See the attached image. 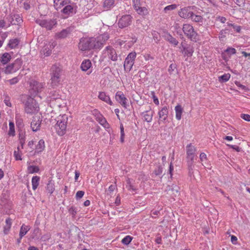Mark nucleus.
I'll use <instances>...</instances> for the list:
<instances>
[{
  "instance_id": "864d4df0",
  "label": "nucleus",
  "mask_w": 250,
  "mask_h": 250,
  "mask_svg": "<svg viewBox=\"0 0 250 250\" xmlns=\"http://www.w3.org/2000/svg\"><path fill=\"white\" fill-rule=\"evenodd\" d=\"M240 117L246 121H250V115L249 114H241L240 115Z\"/></svg>"
},
{
  "instance_id": "e2e57ef3",
  "label": "nucleus",
  "mask_w": 250,
  "mask_h": 250,
  "mask_svg": "<svg viewBox=\"0 0 250 250\" xmlns=\"http://www.w3.org/2000/svg\"><path fill=\"white\" fill-rule=\"evenodd\" d=\"M69 212L71 213L73 215H75L77 211L74 207H71L69 209Z\"/></svg>"
},
{
  "instance_id": "a18cd8bd",
  "label": "nucleus",
  "mask_w": 250,
  "mask_h": 250,
  "mask_svg": "<svg viewBox=\"0 0 250 250\" xmlns=\"http://www.w3.org/2000/svg\"><path fill=\"white\" fill-rule=\"evenodd\" d=\"M55 190L54 185L51 182H49L46 186V190L50 193L52 194Z\"/></svg>"
},
{
  "instance_id": "c03bdc74",
  "label": "nucleus",
  "mask_w": 250,
  "mask_h": 250,
  "mask_svg": "<svg viewBox=\"0 0 250 250\" xmlns=\"http://www.w3.org/2000/svg\"><path fill=\"white\" fill-rule=\"evenodd\" d=\"M178 6L176 4L169 5L165 7L164 9V11L167 13L168 11H172L175 10L177 8Z\"/></svg>"
},
{
  "instance_id": "f704fd0d",
  "label": "nucleus",
  "mask_w": 250,
  "mask_h": 250,
  "mask_svg": "<svg viewBox=\"0 0 250 250\" xmlns=\"http://www.w3.org/2000/svg\"><path fill=\"white\" fill-rule=\"evenodd\" d=\"M21 148L19 146L17 147V150H15L14 152V156L16 160H21L22 153L20 150Z\"/></svg>"
},
{
  "instance_id": "f8f14e48",
  "label": "nucleus",
  "mask_w": 250,
  "mask_h": 250,
  "mask_svg": "<svg viewBox=\"0 0 250 250\" xmlns=\"http://www.w3.org/2000/svg\"><path fill=\"white\" fill-rule=\"evenodd\" d=\"M36 22L42 27L46 28L47 30H50L57 24L56 20L52 19H37Z\"/></svg>"
},
{
  "instance_id": "052dcab7",
  "label": "nucleus",
  "mask_w": 250,
  "mask_h": 250,
  "mask_svg": "<svg viewBox=\"0 0 250 250\" xmlns=\"http://www.w3.org/2000/svg\"><path fill=\"white\" fill-rule=\"evenodd\" d=\"M231 26H232L234 30L237 32H239L241 31V28L240 26H237L232 24H231Z\"/></svg>"
},
{
  "instance_id": "6e6d98bb",
  "label": "nucleus",
  "mask_w": 250,
  "mask_h": 250,
  "mask_svg": "<svg viewBox=\"0 0 250 250\" xmlns=\"http://www.w3.org/2000/svg\"><path fill=\"white\" fill-rule=\"evenodd\" d=\"M143 57L146 61L154 59V58L150 54H145L143 55Z\"/></svg>"
},
{
  "instance_id": "c85d7f7f",
  "label": "nucleus",
  "mask_w": 250,
  "mask_h": 250,
  "mask_svg": "<svg viewBox=\"0 0 250 250\" xmlns=\"http://www.w3.org/2000/svg\"><path fill=\"white\" fill-rule=\"evenodd\" d=\"M12 220L10 218H8L5 220V225L3 228V233L4 234H7L9 232L11 226H12Z\"/></svg>"
},
{
  "instance_id": "6e6552de",
  "label": "nucleus",
  "mask_w": 250,
  "mask_h": 250,
  "mask_svg": "<svg viewBox=\"0 0 250 250\" xmlns=\"http://www.w3.org/2000/svg\"><path fill=\"white\" fill-rule=\"evenodd\" d=\"M44 88V84L36 81H32L30 83L29 90L31 95L35 96L39 93L41 92Z\"/></svg>"
},
{
  "instance_id": "3c124183",
  "label": "nucleus",
  "mask_w": 250,
  "mask_h": 250,
  "mask_svg": "<svg viewBox=\"0 0 250 250\" xmlns=\"http://www.w3.org/2000/svg\"><path fill=\"white\" fill-rule=\"evenodd\" d=\"M200 160L203 165V163L207 160V157L206 154L204 152L201 153L200 154Z\"/></svg>"
},
{
  "instance_id": "f03ea898",
  "label": "nucleus",
  "mask_w": 250,
  "mask_h": 250,
  "mask_svg": "<svg viewBox=\"0 0 250 250\" xmlns=\"http://www.w3.org/2000/svg\"><path fill=\"white\" fill-rule=\"evenodd\" d=\"M56 124L54 128L56 133L59 136H63L66 132L68 116L65 114H60L55 118Z\"/></svg>"
},
{
  "instance_id": "9d476101",
  "label": "nucleus",
  "mask_w": 250,
  "mask_h": 250,
  "mask_svg": "<svg viewBox=\"0 0 250 250\" xmlns=\"http://www.w3.org/2000/svg\"><path fill=\"white\" fill-rule=\"evenodd\" d=\"M93 41H94L93 38L81 39L79 43V48L82 51L95 48Z\"/></svg>"
},
{
  "instance_id": "bf43d9fd",
  "label": "nucleus",
  "mask_w": 250,
  "mask_h": 250,
  "mask_svg": "<svg viewBox=\"0 0 250 250\" xmlns=\"http://www.w3.org/2000/svg\"><path fill=\"white\" fill-rule=\"evenodd\" d=\"M4 102L5 103V104L7 106H9V107H11L12 106V104L10 101V99H9V97H6L4 100Z\"/></svg>"
},
{
  "instance_id": "ddd939ff",
  "label": "nucleus",
  "mask_w": 250,
  "mask_h": 250,
  "mask_svg": "<svg viewBox=\"0 0 250 250\" xmlns=\"http://www.w3.org/2000/svg\"><path fill=\"white\" fill-rule=\"evenodd\" d=\"M182 29L187 38L191 40L195 39L197 33L194 31L193 26L191 24L188 23L184 24Z\"/></svg>"
},
{
  "instance_id": "6ab92c4d",
  "label": "nucleus",
  "mask_w": 250,
  "mask_h": 250,
  "mask_svg": "<svg viewBox=\"0 0 250 250\" xmlns=\"http://www.w3.org/2000/svg\"><path fill=\"white\" fill-rule=\"evenodd\" d=\"M96 117V120L98 121L99 124L102 125L105 129H109L110 128V125L107 123L105 118L99 113L97 110L95 111L94 113Z\"/></svg>"
},
{
  "instance_id": "a19ab883",
  "label": "nucleus",
  "mask_w": 250,
  "mask_h": 250,
  "mask_svg": "<svg viewBox=\"0 0 250 250\" xmlns=\"http://www.w3.org/2000/svg\"><path fill=\"white\" fill-rule=\"evenodd\" d=\"M73 11V7L70 5H66L62 11L64 14H70V13H72Z\"/></svg>"
},
{
  "instance_id": "ea45409f",
  "label": "nucleus",
  "mask_w": 250,
  "mask_h": 250,
  "mask_svg": "<svg viewBox=\"0 0 250 250\" xmlns=\"http://www.w3.org/2000/svg\"><path fill=\"white\" fill-rule=\"evenodd\" d=\"M9 129L8 131V135L10 136H14L15 135V126L13 122H10L9 123Z\"/></svg>"
},
{
  "instance_id": "e433bc0d",
  "label": "nucleus",
  "mask_w": 250,
  "mask_h": 250,
  "mask_svg": "<svg viewBox=\"0 0 250 250\" xmlns=\"http://www.w3.org/2000/svg\"><path fill=\"white\" fill-rule=\"evenodd\" d=\"M230 78V74L229 73H226L221 76H219L218 77V81L220 83L226 82L229 80Z\"/></svg>"
},
{
  "instance_id": "774afa93",
  "label": "nucleus",
  "mask_w": 250,
  "mask_h": 250,
  "mask_svg": "<svg viewBox=\"0 0 250 250\" xmlns=\"http://www.w3.org/2000/svg\"><path fill=\"white\" fill-rule=\"evenodd\" d=\"M120 202H121V198H120V197L119 196V195H118L117 196V197L116 198L115 203L116 204V205L117 206H118L120 205Z\"/></svg>"
},
{
  "instance_id": "338daca9",
  "label": "nucleus",
  "mask_w": 250,
  "mask_h": 250,
  "mask_svg": "<svg viewBox=\"0 0 250 250\" xmlns=\"http://www.w3.org/2000/svg\"><path fill=\"white\" fill-rule=\"evenodd\" d=\"M120 133L121 136H125V131H124V127L123 125L122 124L120 125Z\"/></svg>"
},
{
  "instance_id": "603ef678",
  "label": "nucleus",
  "mask_w": 250,
  "mask_h": 250,
  "mask_svg": "<svg viewBox=\"0 0 250 250\" xmlns=\"http://www.w3.org/2000/svg\"><path fill=\"white\" fill-rule=\"evenodd\" d=\"M226 52H228L229 54L230 55H233V54H235L236 52V50L235 48H232V47H229V48H228L226 50Z\"/></svg>"
},
{
  "instance_id": "a211bd4d",
  "label": "nucleus",
  "mask_w": 250,
  "mask_h": 250,
  "mask_svg": "<svg viewBox=\"0 0 250 250\" xmlns=\"http://www.w3.org/2000/svg\"><path fill=\"white\" fill-rule=\"evenodd\" d=\"M193 7L192 6H187L182 8L178 11V15L181 18L185 19L190 18L191 15L192 14L191 10L193 9Z\"/></svg>"
},
{
  "instance_id": "680f3d73",
  "label": "nucleus",
  "mask_w": 250,
  "mask_h": 250,
  "mask_svg": "<svg viewBox=\"0 0 250 250\" xmlns=\"http://www.w3.org/2000/svg\"><path fill=\"white\" fill-rule=\"evenodd\" d=\"M6 27V22L3 20H0V28H5Z\"/></svg>"
},
{
  "instance_id": "49530a36",
  "label": "nucleus",
  "mask_w": 250,
  "mask_h": 250,
  "mask_svg": "<svg viewBox=\"0 0 250 250\" xmlns=\"http://www.w3.org/2000/svg\"><path fill=\"white\" fill-rule=\"evenodd\" d=\"M15 119L16 124L18 125H21L23 123V120L21 118V115L19 113H16Z\"/></svg>"
},
{
  "instance_id": "7ed1b4c3",
  "label": "nucleus",
  "mask_w": 250,
  "mask_h": 250,
  "mask_svg": "<svg viewBox=\"0 0 250 250\" xmlns=\"http://www.w3.org/2000/svg\"><path fill=\"white\" fill-rule=\"evenodd\" d=\"M196 147L191 144L188 145L186 146V154L188 165L189 168L192 169L194 160H195Z\"/></svg>"
},
{
  "instance_id": "c756f323",
  "label": "nucleus",
  "mask_w": 250,
  "mask_h": 250,
  "mask_svg": "<svg viewBox=\"0 0 250 250\" xmlns=\"http://www.w3.org/2000/svg\"><path fill=\"white\" fill-rule=\"evenodd\" d=\"M11 59V56L8 53H4L0 57V62L3 64H5L8 63Z\"/></svg>"
},
{
  "instance_id": "412c9836",
  "label": "nucleus",
  "mask_w": 250,
  "mask_h": 250,
  "mask_svg": "<svg viewBox=\"0 0 250 250\" xmlns=\"http://www.w3.org/2000/svg\"><path fill=\"white\" fill-rule=\"evenodd\" d=\"M8 19V21L10 22V24L13 25H18L22 22V20L19 15H13L11 16Z\"/></svg>"
},
{
  "instance_id": "a878e982",
  "label": "nucleus",
  "mask_w": 250,
  "mask_h": 250,
  "mask_svg": "<svg viewBox=\"0 0 250 250\" xmlns=\"http://www.w3.org/2000/svg\"><path fill=\"white\" fill-rule=\"evenodd\" d=\"M41 121L39 119L37 120L34 118L31 123V127L33 131H37L40 129Z\"/></svg>"
},
{
  "instance_id": "7c9ffc66",
  "label": "nucleus",
  "mask_w": 250,
  "mask_h": 250,
  "mask_svg": "<svg viewBox=\"0 0 250 250\" xmlns=\"http://www.w3.org/2000/svg\"><path fill=\"white\" fill-rule=\"evenodd\" d=\"M30 229V227L25 225V224H23L21 226L19 233V236L21 237V239H22V238L28 232Z\"/></svg>"
},
{
  "instance_id": "de8ad7c7",
  "label": "nucleus",
  "mask_w": 250,
  "mask_h": 250,
  "mask_svg": "<svg viewBox=\"0 0 250 250\" xmlns=\"http://www.w3.org/2000/svg\"><path fill=\"white\" fill-rule=\"evenodd\" d=\"M132 240V237L131 236L127 235L122 239V242L125 245H128L131 242Z\"/></svg>"
},
{
  "instance_id": "2eb2a0df",
  "label": "nucleus",
  "mask_w": 250,
  "mask_h": 250,
  "mask_svg": "<svg viewBox=\"0 0 250 250\" xmlns=\"http://www.w3.org/2000/svg\"><path fill=\"white\" fill-rule=\"evenodd\" d=\"M81 70L87 75H90L93 71L92 64L91 61L89 59L83 60L81 64Z\"/></svg>"
},
{
  "instance_id": "69168bd1",
  "label": "nucleus",
  "mask_w": 250,
  "mask_h": 250,
  "mask_svg": "<svg viewBox=\"0 0 250 250\" xmlns=\"http://www.w3.org/2000/svg\"><path fill=\"white\" fill-rule=\"evenodd\" d=\"M237 241V238L234 236L232 235L231 236V241L233 244H236Z\"/></svg>"
},
{
  "instance_id": "bb28decb",
  "label": "nucleus",
  "mask_w": 250,
  "mask_h": 250,
  "mask_svg": "<svg viewBox=\"0 0 250 250\" xmlns=\"http://www.w3.org/2000/svg\"><path fill=\"white\" fill-rule=\"evenodd\" d=\"M69 2L70 1L67 0H54V6L56 10H59Z\"/></svg>"
},
{
  "instance_id": "1a4fd4ad",
  "label": "nucleus",
  "mask_w": 250,
  "mask_h": 250,
  "mask_svg": "<svg viewBox=\"0 0 250 250\" xmlns=\"http://www.w3.org/2000/svg\"><path fill=\"white\" fill-rule=\"evenodd\" d=\"M109 36L107 33H104L101 34L96 38H93V43L95 49H100L105 43L109 39Z\"/></svg>"
},
{
  "instance_id": "423d86ee",
  "label": "nucleus",
  "mask_w": 250,
  "mask_h": 250,
  "mask_svg": "<svg viewBox=\"0 0 250 250\" xmlns=\"http://www.w3.org/2000/svg\"><path fill=\"white\" fill-rule=\"evenodd\" d=\"M50 104L53 108H60L64 106V100L62 99L58 92H54L50 97Z\"/></svg>"
},
{
  "instance_id": "f3484780",
  "label": "nucleus",
  "mask_w": 250,
  "mask_h": 250,
  "mask_svg": "<svg viewBox=\"0 0 250 250\" xmlns=\"http://www.w3.org/2000/svg\"><path fill=\"white\" fill-rule=\"evenodd\" d=\"M56 45V43L55 42H49L46 43L44 46L42 50L41 53L44 57H48L52 53V49Z\"/></svg>"
},
{
  "instance_id": "13d9d810",
  "label": "nucleus",
  "mask_w": 250,
  "mask_h": 250,
  "mask_svg": "<svg viewBox=\"0 0 250 250\" xmlns=\"http://www.w3.org/2000/svg\"><path fill=\"white\" fill-rule=\"evenodd\" d=\"M162 173V168L160 167V166H159L158 167V168L156 170H155L154 171V173L156 175H159L160 174H161Z\"/></svg>"
},
{
  "instance_id": "2f4dec72",
  "label": "nucleus",
  "mask_w": 250,
  "mask_h": 250,
  "mask_svg": "<svg viewBox=\"0 0 250 250\" xmlns=\"http://www.w3.org/2000/svg\"><path fill=\"white\" fill-rule=\"evenodd\" d=\"M40 177L38 176H33L31 180L32 189L35 190L39 185Z\"/></svg>"
},
{
  "instance_id": "8fccbe9b",
  "label": "nucleus",
  "mask_w": 250,
  "mask_h": 250,
  "mask_svg": "<svg viewBox=\"0 0 250 250\" xmlns=\"http://www.w3.org/2000/svg\"><path fill=\"white\" fill-rule=\"evenodd\" d=\"M151 94L154 103L157 105H159V101L158 98L156 96V95L155 94V92L154 91H151Z\"/></svg>"
},
{
  "instance_id": "5fc2aeb1",
  "label": "nucleus",
  "mask_w": 250,
  "mask_h": 250,
  "mask_svg": "<svg viewBox=\"0 0 250 250\" xmlns=\"http://www.w3.org/2000/svg\"><path fill=\"white\" fill-rule=\"evenodd\" d=\"M84 194V192L82 190L78 191L77 192L76 194V197L77 199L82 198Z\"/></svg>"
},
{
  "instance_id": "58836bf2",
  "label": "nucleus",
  "mask_w": 250,
  "mask_h": 250,
  "mask_svg": "<svg viewBox=\"0 0 250 250\" xmlns=\"http://www.w3.org/2000/svg\"><path fill=\"white\" fill-rule=\"evenodd\" d=\"M68 34V31L66 29H64L62 30L61 32L57 33L56 37L59 39L64 38L67 37Z\"/></svg>"
},
{
  "instance_id": "39448f33",
  "label": "nucleus",
  "mask_w": 250,
  "mask_h": 250,
  "mask_svg": "<svg viewBox=\"0 0 250 250\" xmlns=\"http://www.w3.org/2000/svg\"><path fill=\"white\" fill-rule=\"evenodd\" d=\"M102 58L103 60L107 59L115 62L117 61L118 55L116 51L113 47L111 46H107L103 51Z\"/></svg>"
},
{
  "instance_id": "4c0bfd02",
  "label": "nucleus",
  "mask_w": 250,
  "mask_h": 250,
  "mask_svg": "<svg viewBox=\"0 0 250 250\" xmlns=\"http://www.w3.org/2000/svg\"><path fill=\"white\" fill-rule=\"evenodd\" d=\"M19 43V40L17 39L10 40L8 45L12 49L16 48Z\"/></svg>"
},
{
  "instance_id": "5701e85b",
  "label": "nucleus",
  "mask_w": 250,
  "mask_h": 250,
  "mask_svg": "<svg viewBox=\"0 0 250 250\" xmlns=\"http://www.w3.org/2000/svg\"><path fill=\"white\" fill-rule=\"evenodd\" d=\"M168 114V107L167 106L163 107L158 112L159 119L166 120Z\"/></svg>"
},
{
  "instance_id": "4468645a",
  "label": "nucleus",
  "mask_w": 250,
  "mask_h": 250,
  "mask_svg": "<svg viewBox=\"0 0 250 250\" xmlns=\"http://www.w3.org/2000/svg\"><path fill=\"white\" fill-rule=\"evenodd\" d=\"M115 99L124 108H127L129 106L128 100L122 91H118L115 94Z\"/></svg>"
},
{
  "instance_id": "9b49d317",
  "label": "nucleus",
  "mask_w": 250,
  "mask_h": 250,
  "mask_svg": "<svg viewBox=\"0 0 250 250\" xmlns=\"http://www.w3.org/2000/svg\"><path fill=\"white\" fill-rule=\"evenodd\" d=\"M136 57V53L135 52H132L127 56L124 63L125 71L129 72L131 70L134 63Z\"/></svg>"
},
{
  "instance_id": "f257e3e1",
  "label": "nucleus",
  "mask_w": 250,
  "mask_h": 250,
  "mask_svg": "<svg viewBox=\"0 0 250 250\" xmlns=\"http://www.w3.org/2000/svg\"><path fill=\"white\" fill-rule=\"evenodd\" d=\"M25 112L27 114H36L40 110L38 103L30 96H24L22 99Z\"/></svg>"
},
{
  "instance_id": "0e129e2a",
  "label": "nucleus",
  "mask_w": 250,
  "mask_h": 250,
  "mask_svg": "<svg viewBox=\"0 0 250 250\" xmlns=\"http://www.w3.org/2000/svg\"><path fill=\"white\" fill-rule=\"evenodd\" d=\"M228 146H230L231 148H232V149H235L237 151H238V152L240 151V148L238 146H235V145H228Z\"/></svg>"
},
{
  "instance_id": "473e14b6",
  "label": "nucleus",
  "mask_w": 250,
  "mask_h": 250,
  "mask_svg": "<svg viewBox=\"0 0 250 250\" xmlns=\"http://www.w3.org/2000/svg\"><path fill=\"white\" fill-rule=\"evenodd\" d=\"M40 171V168L37 166L30 165L27 168V172L28 174H33L35 173H38Z\"/></svg>"
},
{
  "instance_id": "09e8293b",
  "label": "nucleus",
  "mask_w": 250,
  "mask_h": 250,
  "mask_svg": "<svg viewBox=\"0 0 250 250\" xmlns=\"http://www.w3.org/2000/svg\"><path fill=\"white\" fill-rule=\"evenodd\" d=\"M19 141H20V143L21 144V149H23V146H24V145L25 144V138L24 135L20 134Z\"/></svg>"
},
{
  "instance_id": "72a5a7b5",
  "label": "nucleus",
  "mask_w": 250,
  "mask_h": 250,
  "mask_svg": "<svg viewBox=\"0 0 250 250\" xmlns=\"http://www.w3.org/2000/svg\"><path fill=\"white\" fill-rule=\"evenodd\" d=\"M190 19L193 21L200 22H202L203 18L201 15H196L192 12V14L191 15Z\"/></svg>"
},
{
  "instance_id": "b1692460",
  "label": "nucleus",
  "mask_w": 250,
  "mask_h": 250,
  "mask_svg": "<svg viewBox=\"0 0 250 250\" xmlns=\"http://www.w3.org/2000/svg\"><path fill=\"white\" fill-rule=\"evenodd\" d=\"M136 4L134 5V8L137 13L142 16H146L148 14V9L145 7H141Z\"/></svg>"
},
{
  "instance_id": "4be33fe9",
  "label": "nucleus",
  "mask_w": 250,
  "mask_h": 250,
  "mask_svg": "<svg viewBox=\"0 0 250 250\" xmlns=\"http://www.w3.org/2000/svg\"><path fill=\"white\" fill-rule=\"evenodd\" d=\"M45 145L44 141L43 139H41L39 141L37 144L36 145L35 153L40 154L45 150Z\"/></svg>"
},
{
  "instance_id": "c9c22d12",
  "label": "nucleus",
  "mask_w": 250,
  "mask_h": 250,
  "mask_svg": "<svg viewBox=\"0 0 250 250\" xmlns=\"http://www.w3.org/2000/svg\"><path fill=\"white\" fill-rule=\"evenodd\" d=\"M145 120L147 122H150L152 120L153 114L149 111L143 113Z\"/></svg>"
},
{
  "instance_id": "dca6fc26",
  "label": "nucleus",
  "mask_w": 250,
  "mask_h": 250,
  "mask_svg": "<svg viewBox=\"0 0 250 250\" xmlns=\"http://www.w3.org/2000/svg\"><path fill=\"white\" fill-rule=\"evenodd\" d=\"M132 17L130 15L123 16L118 21L120 28H123L130 25L132 22Z\"/></svg>"
},
{
  "instance_id": "37998d69",
  "label": "nucleus",
  "mask_w": 250,
  "mask_h": 250,
  "mask_svg": "<svg viewBox=\"0 0 250 250\" xmlns=\"http://www.w3.org/2000/svg\"><path fill=\"white\" fill-rule=\"evenodd\" d=\"M167 41L169 42V43H170L171 44H173L174 46H176L178 44V41L170 35H168L167 36Z\"/></svg>"
},
{
  "instance_id": "20e7f679",
  "label": "nucleus",
  "mask_w": 250,
  "mask_h": 250,
  "mask_svg": "<svg viewBox=\"0 0 250 250\" xmlns=\"http://www.w3.org/2000/svg\"><path fill=\"white\" fill-rule=\"evenodd\" d=\"M61 68L56 66L53 65L51 68V84L52 86H57L61 80Z\"/></svg>"
},
{
  "instance_id": "393cba45",
  "label": "nucleus",
  "mask_w": 250,
  "mask_h": 250,
  "mask_svg": "<svg viewBox=\"0 0 250 250\" xmlns=\"http://www.w3.org/2000/svg\"><path fill=\"white\" fill-rule=\"evenodd\" d=\"M115 5V0H104L103 7L104 10L107 11L111 9Z\"/></svg>"
},
{
  "instance_id": "79ce46f5",
  "label": "nucleus",
  "mask_w": 250,
  "mask_h": 250,
  "mask_svg": "<svg viewBox=\"0 0 250 250\" xmlns=\"http://www.w3.org/2000/svg\"><path fill=\"white\" fill-rule=\"evenodd\" d=\"M193 52L194 50L192 48L184 47L183 53L185 55L188 57H191L192 55Z\"/></svg>"
},
{
  "instance_id": "0eeeda50",
  "label": "nucleus",
  "mask_w": 250,
  "mask_h": 250,
  "mask_svg": "<svg viewBox=\"0 0 250 250\" xmlns=\"http://www.w3.org/2000/svg\"><path fill=\"white\" fill-rule=\"evenodd\" d=\"M22 64V61L21 58H18L12 63L7 65L4 69L6 74L14 73L19 70Z\"/></svg>"
},
{
  "instance_id": "cd10ccee",
  "label": "nucleus",
  "mask_w": 250,
  "mask_h": 250,
  "mask_svg": "<svg viewBox=\"0 0 250 250\" xmlns=\"http://www.w3.org/2000/svg\"><path fill=\"white\" fill-rule=\"evenodd\" d=\"M175 117L177 120H180L183 112V108L182 105L178 104L175 107Z\"/></svg>"
},
{
  "instance_id": "4d7b16f0",
  "label": "nucleus",
  "mask_w": 250,
  "mask_h": 250,
  "mask_svg": "<svg viewBox=\"0 0 250 250\" xmlns=\"http://www.w3.org/2000/svg\"><path fill=\"white\" fill-rule=\"evenodd\" d=\"M10 84H14L19 82V79L17 77H15L8 81Z\"/></svg>"
},
{
  "instance_id": "aec40b11",
  "label": "nucleus",
  "mask_w": 250,
  "mask_h": 250,
  "mask_svg": "<svg viewBox=\"0 0 250 250\" xmlns=\"http://www.w3.org/2000/svg\"><path fill=\"white\" fill-rule=\"evenodd\" d=\"M98 97L100 100L109 104L110 105H112L113 104V103L109 96L106 94L105 92H99Z\"/></svg>"
}]
</instances>
